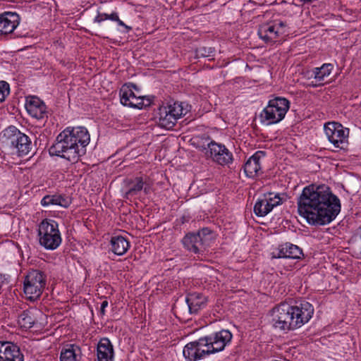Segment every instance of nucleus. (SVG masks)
Returning a JSON list of instances; mask_svg holds the SVG:
<instances>
[{
    "mask_svg": "<svg viewBox=\"0 0 361 361\" xmlns=\"http://www.w3.org/2000/svg\"><path fill=\"white\" fill-rule=\"evenodd\" d=\"M302 255V251L298 246L286 243L280 246L277 255L274 257L277 258L300 259Z\"/></svg>",
    "mask_w": 361,
    "mask_h": 361,
    "instance_id": "nucleus-22",
    "label": "nucleus"
},
{
    "mask_svg": "<svg viewBox=\"0 0 361 361\" xmlns=\"http://www.w3.org/2000/svg\"><path fill=\"white\" fill-rule=\"evenodd\" d=\"M264 156V152L257 151L247 159L244 164V172L247 177L253 178L259 174L261 170L260 159Z\"/></svg>",
    "mask_w": 361,
    "mask_h": 361,
    "instance_id": "nucleus-18",
    "label": "nucleus"
},
{
    "mask_svg": "<svg viewBox=\"0 0 361 361\" xmlns=\"http://www.w3.org/2000/svg\"><path fill=\"white\" fill-rule=\"evenodd\" d=\"M289 107L290 102L284 97L270 99L259 114L260 121L267 126L278 123L285 117Z\"/></svg>",
    "mask_w": 361,
    "mask_h": 361,
    "instance_id": "nucleus-5",
    "label": "nucleus"
},
{
    "mask_svg": "<svg viewBox=\"0 0 361 361\" xmlns=\"http://www.w3.org/2000/svg\"><path fill=\"white\" fill-rule=\"evenodd\" d=\"M38 237L40 245L49 250L56 249L62 241L57 222L49 219L39 224Z\"/></svg>",
    "mask_w": 361,
    "mask_h": 361,
    "instance_id": "nucleus-4",
    "label": "nucleus"
},
{
    "mask_svg": "<svg viewBox=\"0 0 361 361\" xmlns=\"http://www.w3.org/2000/svg\"><path fill=\"white\" fill-rule=\"evenodd\" d=\"M158 110L157 123L161 128L168 130L173 128L177 121L188 112L183 103L176 102L163 104Z\"/></svg>",
    "mask_w": 361,
    "mask_h": 361,
    "instance_id": "nucleus-6",
    "label": "nucleus"
},
{
    "mask_svg": "<svg viewBox=\"0 0 361 361\" xmlns=\"http://www.w3.org/2000/svg\"><path fill=\"white\" fill-rule=\"evenodd\" d=\"M108 306V302L106 300H104L101 304L100 312L102 314H104L105 308Z\"/></svg>",
    "mask_w": 361,
    "mask_h": 361,
    "instance_id": "nucleus-37",
    "label": "nucleus"
},
{
    "mask_svg": "<svg viewBox=\"0 0 361 361\" xmlns=\"http://www.w3.org/2000/svg\"><path fill=\"white\" fill-rule=\"evenodd\" d=\"M46 286V276L39 270H32L26 275L23 289L27 298L35 300L42 295Z\"/></svg>",
    "mask_w": 361,
    "mask_h": 361,
    "instance_id": "nucleus-7",
    "label": "nucleus"
},
{
    "mask_svg": "<svg viewBox=\"0 0 361 361\" xmlns=\"http://www.w3.org/2000/svg\"><path fill=\"white\" fill-rule=\"evenodd\" d=\"M300 215L313 225L331 223L341 211V202L337 196L325 185H310L302 190L298 200Z\"/></svg>",
    "mask_w": 361,
    "mask_h": 361,
    "instance_id": "nucleus-1",
    "label": "nucleus"
},
{
    "mask_svg": "<svg viewBox=\"0 0 361 361\" xmlns=\"http://www.w3.org/2000/svg\"><path fill=\"white\" fill-rule=\"evenodd\" d=\"M332 69V64L324 63L319 68H314L311 77H314L318 82H322L331 74Z\"/></svg>",
    "mask_w": 361,
    "mask_h": 361,
    "instance_id": "nucleus-28",
    "label": "nucleus"
},
{
    "mask_svg": "<svg viewBox=\"0 0 361 361\" xmlns=\"http://www.w3.org/2000/svg\"><path fill=\"white\" fill-rule=\"evenodd\" d=\"M97 355L98 361H113L114 360V348L107 338H102L97 344Z\"/></svg>",
    "mask_w": 361,
    "mask_h": 361,
    "instance_id": "nucleus-20",
    "label": "nucleus"
},
{
    "mask_svg": "<svg viewBox=\"0 0 361 361\" xmlns=\"http://www.w3.org/2000/svg\"><path fill=\"white\" fill-rule=\"evenodd\" d=\"M267 199L271 209L281 204V198L279 195H275L272 197V193L267 194Z\"/></svg>",
    "mask_w": 361,
    "mask_h": 361,
    "instance_id": "nucleus-31",
    "label": "nucleus"
},
{
    "mask_svg": "<svg viewBox=\"0 0 361 361\" xmlns=\"http://www.w3.org/2000/svg\"><path fill=\"white\" fill-rule=\"evenodd\" d=\"M20 17L15 12H4L0 15V33L10 34L17 27Z\"/></svg>",
    "mask_w": 361,
    "mask_h": 361,
    "instance_id": "nucleus-17",
    "label": "nucleus"
},
{
    "mask_svg": "<svg viewBox=\"0 0 361 361\" xmlns=\"http://www.w3.org/2000/svg\"><path fill=\"white\" fill-rule=\"evenodd\" d=\"M214 51V49L211 47L208 49L206 47H200L196 51L197 56L201 57H209L212 56Z\"/></svg>",
    "mask_w": 361,
    "mask_h": 361,
    "instance_id": "nucleus-32",
    "label": "nucleus"
},
{
    "mask_svg": "<svg viewBox=\"0 0 361 361\" xmlns=\"http://www.w3.org/2000/svg\"><path fill=\"white\" fill-rule=\"evenodd\" d=\"M133 88V84L124 85L119 91L121 103L126 106L141 109L151 104L152 100L149 97L141 96L135 93Z\"/></svg>",
    "mask_w": 361,
    "mask_h": 361,
    "instance_id": "nucleus-9",
    "label": "nucleus"
},
{
    "mask_svg": "<svg viewBox=\"0 0 361 361\" xmlns=\"http://www.w3.org/2000/svg\"><path fill=\"white\" fill-rule=\"evenodd\" d=\"M10 93V87L8 82L5 81L0 82V103L4 102L6 97Z\"/></svg>",
    "mask_w": 361,
    "mask_h": 361,
    "instance_id": "nucleus-30",
    "label": "nucleus"
},
{
    "mask_svg": "<svg viewBox=\"0 0 361 361\" xmlns=\"http://www.w3.org/2000/svg\"><path fill=\"white\" fill-rule=\"evenodd\" d=\"M211 231L203 228L197 233H190L182 240L183 246L190 252L201 254L204 252L205 247L210 240Z\"/></svg>",
    "mask_w": 361,
    "mask_h": 361,
    "instance_id": "nucleus-8",
    "label": "nucleus"
},
{
    "mask_svg": "<svg viewBox=\"0 0 361 361\" xmlns=\"http://www.w3.org/2000/svg\"><path fill=\"white\" fill-rule=\"evenodd\" d=\"M325 134L334 147L343 149L347 143L348 129H344L341 124L329 122L324 126Z\"/></svg>",
    "mask_w": 361,
    "mask_h": 361,
    "instance_id": "nucleus-13",
    "label": "nucleus"
},
{
    "mask_svg": "<svg viewBox=\"0 0 361 361\" xmlns=\"http://www.w3.org/2000/svg\"><path fill=\"white\" fill-rule=\"evenodd\" d=\"M183 354L187 361H197L211 355L209 347L204 337L197 341L190 342L183 348Z\"/></svg>",
    "mask_w": 361,
    "mask_h": 361,
    "instance_id": "nucleus-12",
    "label": "nucleus"
},
{
    "mask_svg": "<svg viewBox=\"0 0 361 361\" xmlns=\"http://www.w3.org/2000/svg\"><path fill=\"white\" fill-rule=\"evenodd\" d=\"M81 349L74 344L67 345L61 352V361H80L81 359Z\"/></svg>",
    "mask_w": 361,
    "mask_h": 361,
    "instance_id": "nucleus-24",
    "label": "nucleus"
},
{
    "mask_svg": "<svg viewBox=\"0 0 361 361\" xmlns=\"http://www.w3.org/2000/svg\"><path fill=\"white\" fill-rule=\"evenodd\" d=\"M0 361H24V357L16 345L0 341Z\"/></svg>",
    "mask_w": 361,
    "mask_h": 361,
    "instance_id": "nucleus-15",
    "label": "nucleus"
},
{
    "mask_svg": "<svg viewBox=\"0 0 361 361\" xmlns=\"http://www.w3.org/2000/svg\"><path fill=\"white\" fill-rule=\"evenodd\" d=\"M313 314L314 307L308 302L298 305L283 302L273 309L274 326L283 331L294 330L308 322Z\"/></svg>",
    "mask_w": 361,
    "mask_h": 361,
    "instance_id": "nucleus-3",
    "label": "nucleus"
},
{
    "mask_svg": "<svg viewBox=\"0 0 361 361\" xmlns=\"http://www.w3.org/2000/svg\"><path fill=\"white\" fill-rule=\"evenodd\" d=\"M232 334L228 330H221L214 335L205 336L208 343V347L212 354L222 351L226 345L228 344L232 339Z\"/></svg>",
    "mask_w": 361,
    "mask_h": 361,
    "instance_id": "nucleus-14",
    "label": "nucleus"
},
{
    "mask_svg": "<svg viewBox=\"0 0 361 361\" xmlns=\"http://www.w3.org/2000/svg\"><path fill=\"white\" fill-rule=\"evenodd\" d=\"M105 18H106V20H110L112 21H116L118 20V15L116 12H113L111 14L106 13V16H104Z\"/></svg>",
    "mask_w": 361,
    "mask_h": 361,
    "instance_id": "nucleus-34",
    "label": "nucleus"
},
{
    "mask_svg": "<svg viewBox=\"0 0 361 361\" xmlns=\"http://www.w3.org/2000/svg\"><path fill=\"white\" fill-rule=\"evenodd\" d=\"M90 140V134L85 127H68L58 135L49 152L52 156L61 157L75 163L80 157L85 154V147Z\"/></svg>",
    "mask_w": 361,
    "mask_h": 361,
    "instance_id": "nucleus-2",
    "label": "nucleus"
},
{
    "mask_svg": "<svg viewBox=\"0 0 361 361\" xmlns=\"http://www.w3.org/2000/svg\"><path fill=\"white\" fill-rule=\"evenodd\" d=\"M111 249L117 255H123L130 248V242L121 235L113 236L110 240Z\"/></svg>",
    "mask_w": 361,
    "mask_h": 361,
    "instance_id": "nucleus-23",
    "label": "nucleus"
},
{
    "mask_svg": "<svg viewBox=\"0 0 361 361\" xmlns=\"http://www.w3.org/2000/svg\"><path fill=\"white\" fill-rule=\"evenodd\" d=\"M202 151L220 165H227L233 161L232 153L224 145L215 141H211L207 147H202Z\"/></svg>",
    "mask_w": 361,
    "mask_h": 361,
    "instance_id": "nucleus-11",
    "label": "nucleus"
},
{
    "mask_svg": "<svg viewBox=\"0 0 361 361\" xmlns=\"http://www.w3.org/2000/svg\"><path fill=\"white\" fill-rule=\"evenodd\" d=\"M282 34L283 32L279 30V27L274 25L273 23L262 25L258 30L259 37L267 42H276Z\"/></svg>",
    "mask_w": 361,
    "mask_h": 361,
    "instance_id": "nucleus-19",
    "label": "nucleus"
},
{
    "mask_svg": "<svg viewBox=\"0 0 361 361\" xmlns=\"http://www.w3.org/2000/svg\"><path fill=\"white\" fill-rule=\"evenodd\" d=\"M12 147L17 149L19 156L27 154L31 149V140L15 126H9L4 133Z\"/></svg>",
    "mask_w": 361,
    "mask_h": 361,
    "instance_id": "nucleus-10",
    "label": "nucleus"
},
{
    "mask_svg": "<svg viewBox=\"0 0 361 361\" xmlns=\"http://www.w3.org/2000/svg\"><path fill=\"white\" fill-rule=\"evenodd\" d=\"M18 322L22 327L30 329L33 326L35 320L33 319L30 312L24 311L19 315Z\"/></svg>",
    "mask_w": 361,
    "mask_h": 361,
    "instance_id": "nucleus-29",
    "label": "nucleus"
},
{
    "mask_svg": "<svg viewBox=\"0 0 361 361\" xmlns=\"http://www.w3.org/2000/svg\"><path fill=\"white\" fill-rule=\"evenodd\" d=\"M41 204L44 207L57 205L66 208L70 205L71 200L60 195H46L42 198Z\"/></svg>",
    "mask_w": 361,
    "mask_h": 361,
    "instance_id": "nucleus-25",
    "label": "nucleus"
},
{
    "mask_svg": "<svg viewBox=\"0 0 361 361\" xmlns=\"http://www.w3.org/2000/svg\"><path fill=\"white\" fill-rule=\"evenodd\" d=\"M271 210L269 205V201L267 199V194H264L262 198L259 199L254 206V212L257 216H265Z\"/></svg>",
    "mask_w": 361,
    "mask_h": 361,
    "instance_id": "nucleus-27",
    "label": "nucleus"
},
{
    "mask_svg": "<svg viewBox=\"0 0 361 361\" xmlns=\"http://www.w3.org/2000/svg\"><path fill=\"white\" fill-rule=\"evenodd\" d=\"M274 25L279 27V30H282L283 34L285 32L284 28L286 27V24L283 22H279V23H273Z\"/></svg>",
    "mask_w": 361,
    "mask_h": 361,
    "instance_id": "nucleus-35",
    "label": "nucleus"
},
{
    "mask_svg": "<svg viewBox=\"0 0 361 361\" xmlns=\"http://www.w3.org/2000/svg\"><path fill=\"white\" fill-rule=\"evenodd\" d=\"M116 22L118 23V25L122 26V27H124L127 30V31H130V30L132 29V28H131V27H130V26H128V25H126V24H125V23H124L121 20H120L119 18H118V20H117Z\"/></svg>",
    "mask_w": 361,
    "mask_h": 361,
    "instance_id": "nucleus-36",
    "label": "nucleus"
},
{
    "mask_svg": "<svg viewBox=\"0 0 361 361\" xmlns=\"http://www.w3.org/2000/svg\"><path fill=\"white\" fill-rule=\"evenodd\" d=\"M185 301L188 304L190 314H197L200 310L206 305L207 299L204 295L199 293H192L188 295Z\"/></svg>",
    "mask_w": 361,
    "mask_h": 361,
    "instance_id": "nucleus-21",
    "label": "nucleus"
},
{
    "mask_svg": "<svg viewBox=\"0 0 361 361\" xmlns=\"http://www.w3.org/2000/svg\"><path fill=\"white\" fill-rule=\"evenodd\" d=\"M25 109L32 117L37 119H43L47 116V106L45 104L37 97H29L27 98Z\"/></svg>",
    "mask_w": 361,
    "mask_h": 361,
    "instance_id": "nucleus-16",
    "label": "nucleus"
},
{
    "mask_svg": "<svg viewBox=\"0 0 361 361\" xmlns=\"http://www.w3.org/2000/svg\"><path fill=\"white\" fill-rule=\"evenodd\" d=\"M104 16H106V13H100L99 11H97V15L94 18V23H100L102 21L106 20V18H105Z\"/></svg>",
    "mask_w": 361,
    "mask_h": 361,
    "instance_id": "nucleus-33",
    "label": "nucleus"
},
{
    "mask_svg": "<svg viewBox=\"0 0 361 361\" xmlns=\"http://www.w3.org/2000/svg\"><path fill=\"white\" fill-rule=\"evenodd\" d=\"M142 189L145 193L148 192V188L144 187V181L142 177H137L130 185L128 190L126 192L125 197L128 199L130 197L137 195Z\"/></svg>",
    "mask_w": 361,
    "mask_h": 361,
    "instance_id": "nucleus-26",
    "label": "nucleus"
}]
</instances>
